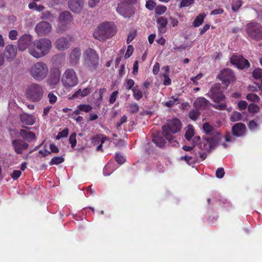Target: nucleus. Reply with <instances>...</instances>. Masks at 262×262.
I'll use <instances>...</instances> for the list:
<instances>
[{
	"instance_id": "69168bd1",
	"label": "nucleus",
	"mask_w": 262,
	"mask_h": 262,
	"mask_svg": "<svg viewBox=\"0 0 262 262\" xmlns=\"http://www.w3.org/2000/svg\"><path fill=\"white\" fill-rule=\"evenodd\" d=\"M134 81L132 79H128L127 81L126 84L125 85L126 89L129 90L132 89V88L134 85Z\"/></svg>"
},
{
	"instance_id": "a19ab883",
	"label": "nucleus",
	"mask_w": 262,
	"mask_h": 262,
	"mask_svg": "<svg viewBox=\"0 0 262 262\" xmlns=\"http://www.w3.org/2000/svg\"><path fill=\"white\" fill-rule=\"evenodd\" d=\"M179 103V100L178 98L172 97L171 100L167 101L165 103V105L168 107L172 106L174 104H177Z\"/></svg>"
},
{
	"instance_id": "9d476101",
	"label": "nucleus",
	"mask_w": 262,
	"mask_h": 262,
	"mask_svg": "<svg viewBox=\"0 0 262 262\" xmlns=\"http://www.w3.org/2000/svg\"><path fill=\"white\" fill-rule=\"evenodd\" d=\"M217 78L222 82L223 84L225 85V88H227L231 82L235 80V77L233 71L230 69H224L222 70L217 75Z\"/></svg>"
},
{
	"instance_id": "58836bf2",
	"label": "nucleus",
	"mask_w": 262,
	"mask_h": 262,
	"mask_svg": "<svg viewBox=\"0 0 262 262\" xmlns=\"http://www.w3.org/2000/svg\"><path fill=\"white\" fill-rule=\"evenodd\" d=\"M252 75L255 79L262 78V69L260 68L255 69L252 72Z\"/></svg>"
},
{
	"instance_id": "e2e57ef3",
	"label": "nucleus",
	"mask_w": 262,
	"mask_h": 262,
	"mask_svg": "<svg viewBox=\"0 0 262 262\" xmlns=\"http://www.w3.org/2000/svg\"><path fill=\"white\" fill-rule=\"evenodd\" d=\"M118 94V92L117 91H114L111 94L110 98V102L111 103H114L116 99V97Z\"/></svg>"
},
{
	"instance_id": "7c9ffc66",
	"label": "nucleus",
	"mask_w": 262,
	"mask_h": 262,
	"mask_svg": "<svg viewBox=\"0 0 262 262\" xmlns=\"http://www.w3.org/2000/svg\"><path fill=\"white\" fill-rule=\"evenodd\" d=\"M41 18L52 22L55 19V17L50 11H46L42 13Z\"/></svg>"
},
{
	"instance_id": "49530a36",
	"label": "nucleus",
	"mask_w": 262,
	"mask_h": 262,
	"mask_svg": "<svg viewBox=\"0 0 262 262\" xmlns=\"http://www.w3.org/2000/svg\"><path fill=\"white\" fill-rule=\"evenodd\" d=\"M76 136V133H74L70 136L69 138V142L71 144V147L73 148L75 147L77 143Z\"/></svg>"
},
{
	"instance_id": "2f4dec72",
	"label": "nucleus",
	"mask_w": 262,
	"mask_h": 262,
	"mask_svg": "<svg viewBox=\"0 0 262 262\" xmlns=\"http://www.w3.org/2000/svg\"><path fill=\"white\" fill-rule=\"evenodd\" d=\"M59 76L58 74H53L50 76L48 81L51 85H56L59 81Z\"/></svg>"
},
{
	"instance_id": "3c124183",
	"label": "nucleus",
	"mask_w": 262,
	"mask_h": 262,
	"mask_svg": "<svg viewBox=\"0 0 262 262\" xmlns=\"http://www.w3.org/2000/svg\"><path fill=\"white\" fill-rule=\"evenodd\" d=\"M194 0H183L180 4V7H187L193 4Z\"/></svg>"
},
{
	"instance_id": "6ab92c4d",
	"label": "nucleus",
	"mask_w": 262,
	"mask_h": 262,
	"mask_svg": "<svg viewBox=\"0 0 262 262\" xmlns=\"http://www.w3.org/2000/svg\"><path fill=\"white\" fill-rule=\"evenodd\" d=\"M12 146L16 153L21 154L23 151L26 150L29 145L27 143L20 139H15L12 142Z\"/></svg>"
},
{
	"instance_id": "20e7f679",
	"label": "nucleus",
	"mask_w": 262,
	"mask_h": 262,
	"mask_svg": "<svg viewBox=\"0 0 262 262\" xmlns=\"http://www.w3.org/2000/svg\"><path fill=\"white\" fill-rule=\"evenodd\" d=\"M84 64L89 71H96L99 66V55L92 48H88L84 53Z\"/></svg>"
},
{
	"instance_id": "9b49d317",
	"label": "nucleus",
	"mask_w": 262,
	"mask_h": 262,
	"mask_svg": "<svg viewBox=\"0 0 262 262\" xmlns=\"http://www.w3.org/2000/svg\"><path fill=\"white\" fill-rule=\"evenodd\" d=\"M208 96L214 102H220L225 98V95L221 91V84L215 83L210 89Z\"/></svg>"
},
{
	"instance_id": "c9c22d12",
	"label": "nucleus",
	"mask_w": 262,
	"mask_h": 262,
	"mask_svg": "<svg viewBox=\"0 0 262 262\" xmlns=\"http://www.w3.org/2000/svg\"><path fill=\"white\" fill-rule=\"evenodd\" d=\"M110 141L109 139H108L106 137H103L101 138V143L97 147V150H101V148H102V146L103 144H105V145H104V146H107V145L110 144Z\"/></svg>"
},
{
	"instance_id": "72a5a7b5",
	"label": "nucleus",
	"mask_w": 262,
	"mask_h": 262,
	"mask_svg": "<svg viewBox=\"0 0 262 262\" xmlns=\"http://www.w3.org/2000/svg\"><path fill=\"white\" fill-rule=\"evenodd\" d=\"M132 91L133 92L134 96L137 100H140L142 97V92L138 89L137 86L133 88Z\"/></svg>"
},
{
	"instance_id": "0eeeda50",
	"label": "nucleus",
	"mask_w": 262,
	"mask_h": 262,
	"mask_svg": "<svg viewBox=\"0 0 262 262\" xmlns=\"http://www.w3.org/2000/svg\"><path fill=\"white\" fill-rule=\"evenodd\" d=\"M43 95L42 87L36 83L31 84L26 92V97L32 101L40 100Z\"/></svg>"
},
{
	"instance_id": "4be33fe9",
	"label": "nucleus",
	"mask_w": 262,
	"mask_h": 262,
	"mask_svg": "<svg viewBox=\"0 0 262 262\" xmlns=\"http://www.w3.org/2000/svg\"><path fill=\"white\" fill-rule=\"evenodd\" d=\"M55 46L58 50L62 51L69 48L70 43L67 38L61 37L56 40Z\"/></svg>"
},
{
	"instance_id": "dca6fc26",
	"label": "nucleus",
	"mask_w": 262,
	"mask_h": 262,
	"mask_svg": "<svg viewBox=\"0 0 262 262\" xmlns=\"http://www.w3.org/2000/svg\"><path fill=\"white\" fill-rule=\"evenodd\" d=\"M217 145V142L212 138H205L201 144L200 148L202 150L210 152L214 149Z\"/></svg>"
},
{
	"instance_id": "e433bc0d",
	"label": "nucleus",
	"mask_w": 262,
	"mask_h": 262,
	"mask_svg": "<svg viewBox=\"0 0 262 262\" xmlns=\"http://www.w3.org/2000/svg\"><path fill=\"white\" fill-rule=\"evenodd\" d=\"M248 111L250 113H256L259 110V107L255 104L251 103L248 107Z\"/></svg>"
},
{
	"instance_id": "a18cd8bd",
	"label": "nucleus",
	"mask_w": 262,
	"mask_h": 262,
	"mask_svg": "<svg viewBox=\"0 0 262 262\" xmlns=\"http://www.w3.org/2000/svg\"><path fill=\"white\" fill-rule=\"evenodd\" d=\"M242 6V1L239 0H235L233 1L232 4V9L234 11H237Z\"/></svg>"
},
{
	"instance_id": "bb28decb",
	"label": "nucleus",
	"mask_w": 262,
	"mask_h": 262,
	"mask_svg": "<svg viewBox=\"0 0 262 262\" xmlns=\"http://www.w3.org/2000/svg\"><path fill=\"white\" fill-rule=\"evenodd\" d=\"M20 120L24 125H32L35 121L34 116H20Z\"/></svg>"
},
{
	"instance_id": "4c0bfd02",
	"label": "nucleus",
	"mask_w": 262,
	"mask_h": 262,
	"mask_svg": "<svg viewBox=\"0 0 262 262\" xmlns=\"http://www.w3.org/2000/svg\"><path fill=\"white\" fill-rule=\"evenodd\" d=\"M166 7L159 5L156 8L155 13L158 15H162L166 12Z\"/></svg>"
},
{
	"instance_id": "6e6552de",
	"label": "nucleus",
	"mask_w": 262,
	"mask_h": 262,
	"mask_svg": "<svg viewBox=\"0 0 262 262\" xmlns=\"http://www.w3.org/2000/svg\"><path fill=\"white\" fill-rule=\"evenodd\" d=\"M78 77L72 69H67L63 74L61 82L66 88L73 87L78 83Z\"/></svg>"
},
{
	"instance_id": "f257e3e1",
	"label": "nucleus",
	"mask_w": 262,
	"mask_h": 262,
	"mask_svg": "<svg viewBox=\"0 0 262 262\" xmlns=\"http://www.w3.org/2000/svg\"><path fill=\"white\" fill-rule=\"evenodd\" d=\"M182 128L181 120L176 118L168 119L162 126V135L170 143L176 142L174 135L180 132Z\"/></svg>"
},
{
	"instance_id": "338daca9",
	"label": "nucleus",
	"mask_w": 262,
	"mask_h": 262,
	"mask_svg": "<svg viewBox=\"0 0 262 262\" xmlns=\"http://www.w3.org/2000/svg\"><path fill=\"white\" fill-rule=\"evenodd\" d=\"M138 61L137 60H136L134 62V63L133 65V74L134 75H136L138 73Z\"/></svg>"
},
{
	"instance_id": "864d4df0",
	"label": "nucleus",
	"mask_w": 262,
	"mask_h": 262,
	"mask_svg": "<svg viewBox=\"0 0 262 262\" xmlns=\"http://www.w3.org/2000/svg\"><path fill=\"white\" fill-rule=\"evenodd\" d=\"M134 48L132 45H129L127 48V50L126 52V53L124 55L125 58H129L132 54L133 52Z\"/></svg>"
},
{
	"instance_id": "680f3d73",
	"label": "nucleus",
	"mask_w": 262,
	"mask_h": 262,
	"mask_svg": "<svg viewBox=\"0 0 262 262\" xmlns=\"http://www.w3.org/2000/svg\"><path fill=\"white\" fill-rule=\"evenodd\" d=\"M21 172L20 170H15L11 174V177L13 180L17 179L21 175Z\"/></svg>"
},
{
	"instance_id": "c756f323",
	"label": "nucleus",
	"mask_w": 262,
	"mask_h": 262,
	"mask_svg": "<svg viewBox=\"0 0 262 262\" xmlns=\"http://www.w3.org/2000/svg\"><path fill=\"white\" fill-rule=\"evenodd\" d=\"M205 16V14H200L194 20L193 25L195 27L200 26L203 23Z\"/></svg>"
},
{
	"instance_id": "412c9836",
	"label": "nucleus",
	"mask_w": 262,
	"mask_h": 262,
	"mask_svg": "<svg viewBox=\"0 0 262 262\" xmlns=\"http://www.w3.org/2000/svg\"><path fill=\"white\" fill-rule=\"evenodd\" d=\"M81 54V50L79 48H75L72 50L69 57V61L72 66H75L79 63Z\"/></svg>"
},
{
	"instance_id": "4d7b16f0",
	"label": "nucleus",
	"mask_w": 262,
	"mask_h": 262,
	"mask_svg": "<svg viewBox=\"0 0 262 262\" xmlns=\"http://www.w3.org/2000/svg\"><path fill=\"white\" fill-rule=\"evenodd\" d=\"M234 136L233 135H231L230 133H228L226 135L225 137V140L227 142H233L235 141V139L234 137Z\"/></svg>"
},
{
	"instance_id": "5fc2aeb1",
	"label": "nucleus",
	"mask_w": 262,
	"mask_h": 262,
	"mask_svg": "<svg viewBox=\"0 0 262 262\" xmlns=\"http://www.w3.org/2000/svg\"><path fill=\"white\" fill-rule=\"evenodd\" d=\"M156 6V3L151 1V0H149V1H148L146 2V7L150 10H153L155 7Z\"/></svg>"
},
{
	"instance_id": "0e129e2a",
	"label": "nucleus",
	"mask_w": 262,
	"mask_h": 262,
	"mask_svg": "<svg viewBox=\"0 0 262 262\" xmlns=\"http://www.w3.org/2000/svg\"><path fill=\"white\" fill-rule=\"evenodd\" d=\"M50 103H54L57 100L56 96L52 93H50L48 96Z\"/></svg>"
},
{
	"instance_id": "f8f14e48",
	"label": "nucleus",
	"mask_w": 262,
	"mask_h": 262,
	"mask_svg": "<svg viewBox=\"0 0 262 262\" xmlns=\"http://www.w3.org/2000/svg\"><path fill=\"white\" fill-rule=\"evenodd\" d=\"M230 60L233 64L240 69H248L250 66L248 60L240 55H233L231 57Z\"/></svg>"
},
{
	"instance_id": "f03ea898",
	"label": "nucleus",
	"mask_w": 262,
	"mask_h": 262,
	"mask_svg": "<svg viewBox=\"0 0 262 262\" xmlns=\"http://www.w3.org/2000/svg\"><path fill=\"white\" fill-rule=\"evenodd\" d=\"M52 47L51 41L46 38L33 41L30 47V54L35 58H40L47 55Z\"/></svg>"
},
{
	"instance_id": "f3484780",
	"label": "nucleus",
	"mask_w": 262,
	"mask_h": 262,
	"mask_svg": "<svg viewBox=\"0 0 262 262\" xmlns=\"http://www.w3.org/2000/svg\"><path fill=\"white\" fill-rule=\"evenodd\" d=\"M92 107L89 105H80L78 108L75 110H72L68 108L62 109V111L64 113H69L68 115H79L81 112L88 113L91 111Z\"/></svg>"
},
{
	"instance_id": "473e14b6",
	"label": "nucleus",
	"mask_w": 262,
	"mask_h": 262,
	"mask_svg": "<svg viewBox=\"0 0 262 262\" xmlns=\"http://www.w3.org/2000/svg\"><path fill=\"white\" fill-rule=\"evenodd\" d=\"M65 23H59V26L57 28V32L58 33H63L68 29V25Z\"/></svg>"
},
{
	"instance_id": "ea45409f",
	"label": "nucleus",
	"mask_w": 262,
	"mask_h": 262,
	"mask_svg": "<svg viewBox=\"0 0 262 262\" xmlns=\"http://www.w3.org/2000/svg\"><path fill=\"white\" fill-rule=\"evenodd\" d=\"M246 98L248 100L253 102H258L260 99L259 97L257 95L253 93H250L248 94L246 96Z\"/></svg>"
},
{
	"instance_id": "423d86ee",
	"label": "nucleus",
	"mask_w": 262,
	"mask_h": 262,
	"mask_svg": "<svg viewBox=\"0 0 262 262\" xmlns=\"http://www.w3.org/2000/svg\"><path fill=\"white\" fill-rule=\"evenodd\" d=\"M248 36L252 40L259 41L262 39V26L256 22L249 23L246 26Z\"/></svg>"
},
{
	"instance_id": "13d9d810",
	"label": "nucleus",
	"mask_w": 262,
	"mask_h": 262,
	"mask_svg": "<svg viewBox=\"0 0 262 262\" xmlns=\"http://www.w3.org/2000/svg\"><path fill=\"white\" fill-rule=\"evenodd\" d=\"M136 35V31H133L130 32L128 36L127 39V41H126L127 43H129L134 39Z\"/></svg>"
},
{
	"instance_id": "7ed1b4c3",
	"label": "nucleus",
	"mask_w": 262,
	"mask_h": 262,
	"mask_svg": "<svg viewBox=\"0 0 262 262\" xmlns=\"http://www.w3.org/2000/svg\"><path fill=\"white\" fill-rule=\"evenodd\" d=\"M116 32L114 24L112 22H105L101 24L94 32L95 38L100 41H105L113 36Z\"/></svg>"
},
{
	"instance_id": "f704fd0d",
	"label": "nucleus",
	"mask_w": 262,
	"mask_h": 262,
	"mask_svg": "<svg viewBox=\"0 0 262 262\" xmlns=\"http://www.w3.org/2000/svg\"><path fill=\"white\" fill-rule=\"evenodd\" d=\"M64 161V159L62 157H55L51 159L50 162V164L57 165L62 163Z\"/></svg>"
},
{
	"instance_id": "393cba45",
	"label": "nucleus",
	"mask_w": 262,
	"mask_h": 262,
	"mask_svg": "<svg viewBox=\"0 0 262 262\" xmlns=\"http://www.w3.org/2000/svg\"><path fill=\"white\" fill-rule=\"evenodd\" d=\"M19 136L22 137L24 140L27 141H30L35 139V134L31 132H28L25 129H20L18 133Z\"/></svg>"
},
{
	"instance_id": "4468645a",
	"label": "nucleus",
	"mask_w": 262,
	"mask_h": 262,
	"mask_svg": "<svg viewBox=\"0 0 262 262\" xmlns=\"http://www.w3.org/2000/svg\"><path fill=\"white\" fill-rule=\"evenodd\" d=\"M17 48L13 45H8L6 46L3 52L4 58L8 61H11L16 57Z\"/></svg>"
},
{
	"instance_id": "b1692460",
	"label": "nucleus",
	"mask_w": 262,
	"mask_h": 262,
	"mask_svg": "<svg viewBox=\"0 0 262 262\" xmlns=\"http://www.w3.org/2000/svg\"><path fill=\"white\" fill-rule=\"evenodd\" d=\"M158 24L159 31L161 34H164L166 31V26L167 25V19L163 16L159 17L157 19Z\"/></svg>"
},
{
	"instance_id": "c85d7f7f",
	"label": "nucleus",
	"mask_w": 262,
	"mask_h": 262,
	"mask_svg": "<svg viewBox=\"0 0 262 262\" xmlns=\"http://www.w3.org/2000/svg\"><path fill=\"white\" fill-rule=\"evenodd\" d=\"M194 128L192 125L189 124L186 128L185 137L188 140L190 141L194 136Z\"/></svg>"
},
{
	"instance_id": "79ce46f5",
	"label": "nucleus",
	"mask_w": 262,
	"mask_h": 262,
	"mask_svg": "<svg viewBox=\"0 0 262 262\" xmlns=\"http://www.w3.org/2000/svg\"><path fill=\"white\" fill-rule=\"evenodd\" d=\"M180 159L185 161L189 165L192 164L195 160L194 157L188 156H182L181 157Z\"/></svg>"
},
{
	"instance_id": "a878e982",
	"label": "nucleus",
	"mask_w": 262,
	"mask_h": 262,
	"mask_svg": "<svg viewBox=\"0 0 262 262\" xmlns=\"http://www.w3.org/2000/svg\"><path fill=\"white\" fill-rule=\"evenodd\" d=\"M123 4H118L117 8V11L122 16L125 18L130 17L133 15L132 12L128 9L125 8Z\"/></svg>"
},
{
	"instance_id": "37998d69",
	"label": "nucleus",
	"mask_w": 262,
	"mask_h": 262,
	"mask_svg": "<svg viewBox=\"0 0 262 262\" xmlns=\"http://www.w3.org/2000/svg\"><path fill=\"white\" fill-rule=\"evenodd\" d=\"M203 129L206 134H209L212 132L213 128L208 123H205L203 126Z\"/></svg>"
},
{
	"instance_id": "cd10ccee",
	"label": "nucleus",
	"mask_w": 262,
	"mask_h": 262,
	"mask_svg": "<svg viewBox=\"0 0 262 262\" xmlns=\"http://www.w3.org/2000/svg\"><path fill=\"white\" fill-rule=\"evenodd\" d=\"M163 137L160 135L155 136L152 139V141L159 147H163L165 145L166 142Z\"/></svg>"
},
{
	"instance_id": "aec40b11",
	"label": "nucleus",
	"mask_w": 262,
	"mask_h": 262,
	"mask_svg": "<svg viewBox=\"0 0 262 262\" xmlns=\"http://www.w3.org/2000/svg\"><path fill=\"white\" fill-rule=\"evenodd\" d=\"M232 133L236 137L244 136L246 134V127L242 123H235L232 127Z\"/></svg>"
},
{
	"instance_id": "5701e85b",
	"label": "nucleus",
	"mask_w": 262,
	"mask_h": 262,
	"mask_svg": "<svg viewBox=\"0 0 262 262\" xmlns=\"http://www.w3.org/2000/svg\"><path fill=\"white\" fill-rule=\"evenodd\" d=\"M71 13L68 11H65L61 13L58 17L59 23H65L67 24H70L72 20Z\"/></svg>"
},
{
	"instance_id": "de8ad7c7",
	"label": "nucleus",
	"mask_w": 262,
	"mask_h": 262,
	"mask_svg": "<svg viewBox=\"0 0 262 262\" xmlns=\"http://www.w3.org/2000/svg\"><path fill=\"white\" fill-rule=\"evenodd\" d=\"M69 134V130L67 128H66L59 132L57 135L56 139L57 140H59L60 138L66 137Z\"/></svg>"
},
{
	"instance_id": "603ef678",
	"label": "nucleus",
	"mask_w": 262,
	"mask_h": 262,
	"mask_svg": "<svg viewBox=\"0 0 262 262\" xmlns=\"http://www.w3.org/2000/svg\"><path fill=\"white\" fill-rule=\"evenodd\" d=\"M162 76L165 78L163 82L164 85H169L171 84V79L169 77V74H167V73H162Z\"/></svg>"
},
{
	"instance_id": "09e8293b",
	"label": "nucleus",
	"mask_w": 262,
	"mask_h": 262,
	"mask_svg": "<svg viewBox=\"0 0 262 262\" xmlns=\"http://www.w3.org/2000/svg\"><path fill=\"white\" fill-rule=\"evenodd\" d=\"M128 108L131 113H136L139 110V106L136 103H132L129 105Z\"/></svg>"
},
{
	"instance_id": "c03bdc74",
	"label": "nucleus",
	"mask_w": 262,
	"mask_h": 262,
	"mask_svg": "<svg viewBox=\"0 0 262 262\" xmlns=\"http://www.w3.org/2000/svg\"><path fill=\"white\" fill-rule=\"evenodd\" d=\"M259 124L255 120H251L249 122L248 127L251 130H255L258 129Z\"/></svg>"
},
{
	"instance_id": "2eb2a0df",
	"label": "nucleus",
	"mask_w": 262,
	"mask_h": 262,
	"mask_svg": "<svg viewBox=\"0 0 262 262\" xmlns=\"http://www.w3.org/2000/svg\"><path fill=\"white\" fill-rule=\"evenodd\" d=\"M51 25L47 21H41L38 23L35 27L36 32L40 36L49 33L51 31Z\"/></svg>"
},
{
	"instance_id": "ddd939ff",
	"label": "nucleus",
	"mask_w": 262,
	"mask_h": 262,
	"mask_svg": "<svg viewBox=\"0 0 262 262\" xmlns=\"http://www.w3.org/2000/svg\"><path fill=\"white\" fill-rule=\"evenodd\" d=\"M32 36L29 34L22 35L18 40V48L20 51H25L28 48L30 52V47L33 44Z\"/></svg>"
},
{
	"instance_id": "39448f33",
	"label": "nucleus",
	"mask_w": 262,
	"mask_h": 262,
	"mask_svg": "<svg viewBox=\"0 0 262 262\" xmlns=\"http://www.w3.org/2000/svg\"><path fill=\"white\" fill-rule=\"evenodd\" d=\"M29 72L34 79L37 81H41L47 76L49 69L45 62H37L30 67Z\"/></svg>"
},
{
	"instance_id": "774afa93",
	"label": "nucleus",
	"mask_w": 262,
	"mask_h": 262,
	"mask_svg": "<svg viewBox=\"0 0 262 262\" xmlns=\"http://www.w3.org/2000/svg\"><path fill=\"white\" fill-rule=\"evenodd\" d=\"M160 69V65L158 62H156L153 67L152 72L155 75L158 73Z\"/></svg>"
},
{
	"instance_id": "a211bd4d",
	"label": "nucleus",
	"mask_w": 262,
	"mask_h": 262,
	"mask_svg": "<svg viewBox=\"0 0 262 262\" xmlns=\"http://www.w3.org/2000/svg\"><path fill=\"white\" fill-rule=\"evenodd\" d=\"M84 0H68V5L69 9L73 12L77 13L83 8Z\"/></svg>"
},
{
	"instance_id": "052dcab7",
	"label": "nucleus",
	"mask_w": 262,
	"mask_h": 262,
	"mask_svg": "<svg viewBox=\"0 0 262 262\" xmlns=\"http://www.w3.org/2000/svg\"><path fill=\"white\" fill-rule=\"evenodd\" d=\"M248 105V103L246 101H240L238 103V106L241 110H245Z\"/></svg>"
},
{
	"instance_id": "6e6d98bb",
	"label": "nucleus",
	"mask_w": 262,
	"mask_h": 262,
	"mask_svg": "<svg viewBox=\"0 0 262 262\" xmlns=\"http://www.w3.org/2000/svg\"><path fill=\"white\" fill-rule=\"evenodd\" d=\"M216 177L217 178H222L225 174L224 170L223 168H219L216 171Z\"/></svg>"
},
{
	"instance_id": "8fccbe9b",
	"label": "nucleus",
	"mask_w": 262,
	"mask_h": 262,
	"mask_svg": "<svg viewBox=\"0 0 262 262\" xmlns=\"http://www.w3.org/2000/svg\"><path fill=\"white\" fill-rule=\"evenodd\" d=\"M115 159L116 161L120 164H123L125 161V158L119 154H116Z\"/></svg>"
},
{
	"instance_id": "1a4fd4ad",
	"label": "nucleus",
	"mask_w": 262,
	"mask_h": 262,
	"mask_svg": "<svg viewBox=\"0 0 262 262\" xmlns=\"http://www.w3.org/2000/svg\"><path fill=\"white\" fill-rule=\"evenodd\" d=\"M211 104L209 101L204 97L198 98L193 102L194 109L192 112H190L189 115H199L201 111L207 110Z\"/></svg>"
},
{
	"instance_id": "bf43d9fd",
	"label": "nucleus",
	"mask_w": 262,
	"mask_h": 262,
	"mask_svg": "<svg viewBox=\"0 0 262 262\" xmlns=\"http://www.w3.org/2000/svg\"><path fill=\"white\" fill-rule=\"evenodd\" d=\"M17 35V32L16 30H12L9 32V37L11 40H15L16 39Z\"/></svg>"
}]
</instances>
